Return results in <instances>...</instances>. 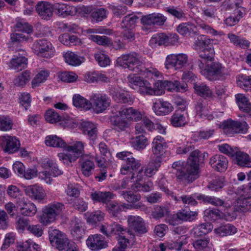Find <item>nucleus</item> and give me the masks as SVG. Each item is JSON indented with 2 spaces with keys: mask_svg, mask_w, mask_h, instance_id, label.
<instances>
[{
  "mask_svg": "<svg viewBox=\"0 0 251 251\" xmlns=\"http://www.w3.org/2000/svg\"><path fill=\"white\" fill-rule=\"evenodd\" d=\"M86 244L92 251H99L108 246L105 238L100 234L89 235L86 241Z\"/></svg>",
  "mask_w": 251,
  "mask_h": 251,
  "instance_id": "obj_10",
  "label": "nucleus"
},
{
  "mask_svg": "<svg viewBox=\"0 0 251 251\" xmlns=\"http://www.w3.org/2000/svg\"><path fill=\"white\" fill-rule=\"evenodd\" d=\"M143 170L140 169L137 173L133 181V183L131 184V188L132 190L139 192H148L153 189V184L151 181H148L144 184L141 183L144 179Z\"/></svg>",
  "mask_w": 251,
  "mask_h": 251,
  "instance_id": "obj_11",
  "label": "nucleus"
},
{
  "mask_svg": "<svg viewBox=\"0 0 251 251\" xmlns=\"http://www.w3.org/2000/svg\"><path fill=\"white\" fill-rule=\"evenodd\" d=\"M196 115L201 119H207L209 121L214 119V116L211 113V109L207 104L203 101L197 102L195 106Z\"/></svg>",
  "mask_w": 251,
  "mask_h": 251,
  "instance_id": "obj_22",
  "label": "nucleus"
},
{
  "mask_svg": "<svg viewBox=\"0 0 251 251\" xmlns=\"http://www.w3.org/2000/svg\"><path fill=\"white\" fill-rule=\"evenodd\" d=\"M107 11L103 8H100L92 11L91 13L92 21L99 22L107 17Z\"/></svg>",
  "mask_w": 251,
  "mask_h": 251,
  "instance_id": "obj_62",
  "label": "nucleus"
},
{
  "mask_svg": "<svg viewBox=\"0 0 251 251\" xmlns=\"http://www.w3.org/2000/svg\"><path fill=\"white\" fill-rule=\"evenodd\" d=\"M236 163L241 167L251 168V160L249 155L237 149L235 155L232 157Z\"/></svg>",
  "mask_w": 251,
  "mask_h": 251,
  "instance_id": "obj_33",
  "label": "nucleus"
},
{
  "mask_svg": "<svg viewBox=\"0 0 251 251\" xmlns=\"http://www.w3.org/2000/svg\"><path fill=\"white\" fill-rule=\"evenodd\" d=\"M237 126H239L238 125V121H234L231 119L225 121L222 124L223 128L225 132L228 135L235 134L234 129Z\"/></svg>",
  "mask_w": 251,
  "mask_h": 251,
  "instance_id": "obj_56",
  "label": "nucleus"
},
{
  "mask_svg": "<svg viewBox=\"0 0 251 251\" xmlns=\"http://www.w3.org/2000/svg\"><path fill=\"white\" fill-rule=\"evenodd\" d=\"M49 234L50 243L53 246H56L59 250L62 251L68 239L62 232L56 229L49 230Z\"/></svg>",
  "mask_w": 251,
  "mask_h": 251,
  "instance_id": "obj_14",
  "label": "nucleus"
},
{
  "mask_svg": "<svg viewBox=\"0 0 251 251\" xmlns=\"http://www.w3.org/2000/svg\"><path fill=\"white\" fill-rule=\"evenodd\" d=\"M17 170L18 176L26 179H31L37 176V171L35 169H25L24 164L19 161H17Z\"/></svg>",
  "mask_w": 251,
  "mask_h": 251,
  "instance_id": "obj_32",
  "label": "nucleus"
},
{
  "mask_svg": "<svg viewBox=\"0 0 251 251\" xmlns=\"http://www.w3.org/2000/svg\"><path fill=\"white\" fill-rule=\"evenodd\" d=\"M198 63L201 74L210 81L222 79L226 75L225 67L221 63L213 62L206 64L201 60H199Z\"/></svg>",
  "mask_w": 251,
  "mask_h": 251,
  "instance_id": "obj_3",
  "label": "nucleus"
},
{
  "mask_svg": "<svg viewBox=\"0 0 251 251\" xmlns=\"http://www.w3.org/2000/svg\"><path fill=\"white\" fill-rule=\"evenodd\" d=\"M227 158L221 154H215L209 159V163L215 171L219 172H225L228 167Z\"/></svg>",
  "mask_w": 251,
  "mask_h": 251,
  "instance_id": "obj_18",
  "label": "nucleus"
},
{
  "mask_svg": "<svg viewBox=\"0 0 251 251\" xmlns=\"http://www.w3.org/2000/svg\"><path fill=\"white\" fill-rule=\"evenodd\" d=\"M116 62L118 65L124 68L142 74L140 56L135 52L122 55L117 59Z\"/></svg>",
  "mask_w": 251,
  "mask_h": 251,
  "instance_id": "obj_6",
  "label": "nucleus"
},
{
  "mask_svg": "<svg viewBox=\"0 0 251 251\" xmlns=\"http://www.w3.org/2000/svg\"><path fill=\"white\" fill-rule=\"evenodd\" d=\"M99 148L101 158L99 159L98 157H97V162L98 165L100 167L104 168L105 167L107 160L109 159V158L111 156V153L107 145L104 142H100L99 144Z\"/></svg>",
  "mask_w": 251,
  "mask_h": 251,
  "instance_id": "obj_36",
  "label": "nucleus"
},
{
  "mask_svg": "<svg viewBox=\"0 0 251 251\" xmlns=\"http://www.w3.org/2000/svg\"><path fill=\"white\" fill-rule=\"evenodd\" d=\"M85 143L82 141H76L73 145L68 146L65 148V151L67 152H71L77 159L80 156H82L84 152Z\"/></svg>",
  "mask_w": 251,
  "mask_h": 251,
  "instance_id": "obj_38",
  "label": "nucleus"
},
{
  "mask_svg": "<svg viewBox=\"0 0 251 251\" xmlns=\"http://www.w3.org/2000/svg\"><path fill=\"white\" fill-rule=\"evenodd\" d=\"M17 212L24 216L32 217L37 212L35 204L24 198L17 202Z\"/></svg>",
  "mask_w": 251,
  "mask_h": 251,
  "instance_id": "obj_12",
  "label": "nucleus"
},
{
  "mask_svg": "<svg viewBox=\"0 0 251 251\" xmlns=\"http://www.w3.org/2000/svg\"><path fill=\"white\" fill-rule=\"evenodd\" d=\"M73 103L75 107L86 111H88L92 108L91 101L77 94L73 96Z\"/></svg>",
  "mask_w": 251,
  "mask_h": 251,
  "instance_id": "obj_41",
  "label": "nucleus"
},
{
  "mask_svg": "<svg viewBox=\"0 0 251 251\" xmlns=\"http://www.w3.org/2000/svg\"><path fill=\"white\" fill-rule=\"evenodd\" d=\"M90 198L94 203L100 202L107 204L113 198V194L110 192L95 191L91 193Z\"/></svg>",
  "mask_w": 251,
  "mask_h": 251,
  "instance_id": "obj_28",
  "label": "nucleus"
},
{
  "mask_svg": "<svg viewBox=\"0 0 251 251\" xmlns=\"http://www.w3.org/2000/svg\"><path fill=\"white\" fill-rule=\"evenodd\" d=\"M140 166L141 163L139 160L133 157H131L129 160L122 163L120 170L121 173L123 175H131V179H133L135 176L134 172L136 171Z\"/></svg>",
  "mask_w": 251,
  "mask_h": 251,
  "instance_id": "obj_19",
  "label": "nucleus"
},
{
  "mask_svg": "<svg viewBox=\"0 0 251 251\" xmlns=\"http://www.w3.org/2000/svg\"><path fill=\"white\" fill-rule=\"evenodd\" d=\"M112 113L113 115L110 117V122L114 129L118 132L126 131L129 127L128 121L137 122L142 119L141 113L132 107L116 105Z\"/></svg>",
  "mask_w": 251,
  "mask_h": 251,
  "instance_id": "obj_2",
  "label": "nucleus"
},
{
  "mask_svg": "<svg viewBox=\"0 0 251 251\" xmlns=\"http://www.w3.org/2000/svg\"><path fill=\"white\" fill-rule=\"evenodd\" d=\"M243 3V0H225L221 5L222 10L227 11L241 8Z\"/></svg>",
  "mask_w": 251,
  "mask_h": 251,
  "instance_id": "obj_53",
  "label": "nucleus"
},
{
  "mask_svg": "<svg viewBox=\"0 0 251 251\" xmlns=\"http://www.w3.org/2000/svg\"><path fill=\"white\" fill-rule=\"evenodd\" d=\"M17 42H24L31 38L30 35L33 32V27L28 23L17 21Z\"/></svg>",
  "mask_w": 251,
  "mask_h": 251,
  "instance_id": "obj_13",
  "label": "nucleus"
},
{
  "mask_svg": "<svg viewBox=\"0 0 251 251\" xmlns=\"http://www.w3.org/2000/svg\"><path fill=\"white\" fill-rule=\"evenodd\" d=\"M46 121L50 124H55L62 120V117L54 110L50 109L48 110L45 114Z\"/></svg>",
  "mask_w": 251,
  "mask_h": 251,
  "instance_id": "obj_58",
  "label": "nucleus"
},
{
  "mask_svg": "<svg viewBox=\"0 0 251 251\" xmlns=\"http://www.w3.org/2000/svg\"><path fill=\"white\" fill-rule=\"evenodd\" d=\"M193 88L195 93L201 97L207 99L214 98L216 97L209 86L204 83H195Z\"/></svg>",
  "mask_w": 251,
  "mask_h": 251,
  "instance_id": "obj_31",
  "label": "nucleus"
},
{
  "mask_svg": "<svg viewBox=\"0 0 251 251\" xmlns=\"http://www.w3.org/2000/svg\"><path fill=\"white\" fill-rule=\"evenodd\" d=\"M127 223L129 227L127 232L130 235L141 236L148 231L145 221L140 216L129 215Z\"/></svg>",
  "mask_w": 251,
  "mask_h": 251,
  "instance_id": "obj_7",
  "label": "nucleus"
},
{
  "mask_svg": "<svg viewBox=\"0 0 251 251\" xmlns=\"http://www.w3.org/2000/svg\"><path fill=\"white\" fill-rule=\"evenodd\" d=\"M214 130L212 129H206L195 132L192 136V138L195 142H199L201 140H206L212 137Z\"/></svg>",
  "mask_w": 251,
  "mask_h": 251,
  "instance_id": "obj_54",
  "label": "nucleus"
},
{
  "mask_svg": "<svg viewBox=\"0 0 251 251\" xmlns=\"http://www.w3.org/2000/svg\"><path fill=\"white\" fill-rule=\"evenodd\" d=\"M214 232L222 237L234 234L237 232V228L231 224L222 225L214 230Z\"/></svg>",
  "mask_w": 251,
  "mask_h": 251,
  "instance_id": "obj_45",
  "label": "nucleus"
},
{
  "mask_svg": "<svg viewBox=\"0 0 251 251\" xmlns=\"http://www.w3.org/2000/svg\"><path fill=\"white\" fill-rule=\"evenodd\" d=\"M34 53L40 58L50 59L55 54V49L52 44L45 39H37L32 45Z\"/></svg>",
  "mask_w": 251,
  "mask_h": 251,
  "instance_id": "obj_5",
  "label": "nucleus"
},
{
  "mask_svg": "<svg viewBox=\"0 0 251 251\" xmlns=\"http://www.w3.org/2000/svg\"><path fill=\"white\" fill-rule=\"evenodd\" d=\"M189 236L187 235L180 236L176 241H171L167 244L168 249L176 251H180L182 247L186 245Z\"/></svg>",
  "mask_w": 251,
  "mask_h": 251,
  "instance_id": "obj_44",
  "label": "nucleus"
},
{
  "mask_svg": "<svg viewBox=\"0 0 251 251\" xmlns=\"http://www.w3.org/2000/svg\"><path fill=\"white\" fill-rule=\"evenodd\" d=\"M235 100L240 110L247 113L251 112V103L245 94L241 93L236 94Z\"/></svg>",
  "mask_w": 251,
  "mask_h": 251,
  "instance_id": "obj_27",
  "label": "nucleus"
},
{
  "mask_svg": "<svg viewBox=\"0 0 251 251\" xmlns=\"http://www.w3.org/2000/svg\"><path fill=\"white\" fill-rule=\"evenodd\" d=\"M36 10L42 19L49 20L53 15V5L47 1H40L36 6Z\"/></svg>",
  "mask_w": 251,
  "mask_h": 251,
  "instance_id": "obj_23",
  "label": "nucleus"
},
{
  "mask_svg": "<svg viewBox=\"0 0 251 251\" xmlns=\"http://www.w3.org/2000/svg\"><path fill=\"white\" fill-rule=\"evenodd\" d=\"M28 64L27 53L21 49H18L17 45V72L26 69Z\"/></svg>",
  "mask_w": 251,
  "mask_h": 251,
  "instance_id": "obj_34",
  "label": "nucleus"
},
{
  "mask_svg": "<svg viewBox=\"0 0 251 251\" xmlns=\"http://www.w3.org/2000/svg\"><path fill=\"white\" fill-rule=\"evenodd\" d=\"M212 225L207 222L194 226L191 230V233L195 237H199L208 233L212 230Z\"/></svg>",
  "mask_w": 251,
  "mask_h": 251,
  "instance_id": "obj_43",
  "label": "nucleus"
},
{
  "mask_svg": "<svg viewBox=\"0 0 251 251\" xmlns=\"http://www.w3.org/2000/svg\"><path fill=\"white\" fill-rule=\"evenodd\" d=\"M237 85L246 91H251V75H240L236 77Z\"/></svg>",
  "mask_w": 251,
  "mask_h": 251,
  "instance_id": "obj_47",
  "label": "nucleus"
},
{
  "mask_svg": "<svg viewBox=\"0 0 251 251\" xmlns=\"http://www.w3.org/2000/svg\"><path fill=\"white\" fill-rule=\"evenodd\" d=\"M94 57L100 66L105 67L110 65V59L103 51H99L96 52L94 54Z\"/></svg>",
  "mask_w": 251,
  "mask_h": 251,
  "instance_id": "obj_59",
  "label": "nucleus"
},
{
  "mask_svg": "<svg viewBox=\"0 0 251 251\" xmlns=\"http://www.w3.org/2000/svg\"><path fill=\"white\" fill-rule=\"evenodd\" d=\"M63 56L65 62L72 66H78L85 60L83 56L78 55L75 52L71 51H68L63 53Z\"/></svg>",
  "mask_w": 251,
  "mask_h": 251,
  "instance_id": "obj_29",
  "label": "nucleus"
},
{
  "mask_svg": "<svg viewBox=\"0 0 251 251\" xmlns=\"http://www.w3.org/2000/svg\"><path fill=\"white\" fill-rule=\"evenodd\" d=\"M130 142L132 147L137 150H143L149 144L147 138L143 135L132 137Z\"/></svg>",
  "mask_w": 251,
  "mask_h": 251,
  "instance_id": "obj_48",
  "label": "nucleus"
},
{
  "mask_svg": "<svg viewBox=\"0 0 251 251\" xmlns=\"http://www.w3.org/2000/svg\"><path fill=\"white\" fill-rule=\"evenodd\" d=\"M71 234L76 240H80L85 234L84 229L81 223H76L71 229Z\"/></svg>",
  "mask_w": 251,
  "mask_h": 251,
  "instance_id": "obj_63",
  "label": "nucleus"
},
{
  "mask_svg": "<svg viewBox=\"0 0 251 251\" xmlns=\"http://www.w3.org/2000/svg\"><path fill=\"white\" fill-rule=\"evenodd\" d=\"M194 249L197 251H203L209 247L210 240L208 237H204L195 240L192 243Z\"/></svg>",
  "mask_w": 251,
  "mask_h": 251,
  "instance_id": "obj_52",
  "label": "nucleus"
},
{
  "mask_svg": "<svg viewBox=\"0 0 251 251\" xmlns=\"http://www.w3.org/2000/svg\"><path fill=\"white\" fill-rule=\"evenodd\" d=\"M25 193L31 198L38 200L44 199L46 196L44 189L38 184L28 186L25 189Z\"/></svg>",
  "mask_w": 251,
  "mask_h": 251,
  "instance_id": "obj_25",
  "label": "nucleus"
},
{
  "mask_svg": "<svg viewBox=\"0 0 251 251\" xmlns=\"http://www.w3.org/2000/svg\"><path fill=\"white\" fill-rule=\"evenodd\" d=\"M161 163L162 161H161L160 157L153 158L152 160L149 163L144 170L142 168L141 169L143 170L144 176L151 177L154 175L158 170Z\"/></svg>",
  "mask_w": 251,
  "mask_h": 251,
  "instance_id": "obj_35",
  "label": "nucleus"
},
{
  "mask_svg": "<svg viewBox=\"0 0 251 251\" xmlns=\"http://www.w3.org/2000/svg\"><path fill=\"white\" fill-rule=\"evenodd\" d=\"M50 75V72L48 70H42L35 75L31 82L32 88L39 86L40 84L46 81Z\"/></svg>",
  "mask_w": 251,
  "mask_h": 251,
  "instance_id": "obj_49",
  "label": "nucleus"
},
{
  "mask_svg": "<svg viewBox=\"0 0 251 251\" xmlns=\"http://www.w3.org/2000/svg\"><path fill=\"white\" fill-rule=\"evenodd\" d=\"M30 224V220L26 218L19 217L17 221V230L20 233L28 231Z\"/></svg>",
  "mask_w": 251,
  "mask_h": 251,
  "instance_id": "obj_64",
  "label": "nucleus"
},
{
  "mask_svg": "<svg viewBox=\"0 0 251 251\" xmlns=\"http://www.w3.org/2000/svg\"><path fill=\"white\" fill-rule=\"evenodd\" d=\"M92 107L96 113L104 112L111 104L110 98L104 93H94L90 97Z\"/></svg>",
  "mask_w": 251,
  "mask_h": 251,
  "instance_id": "obj_8",
  "label": "nucleus"
},
{
  "mask_svg": "<svg viewBox=\"0 0 251 251\" xmlns=\"http://www.w3.org/2000/svg\"><path fill=\"white\" fill-rule=\"evenodd\" d=\"M200 195V194H195L191 195H182L180 197L179 199H177V197L175 196L174 199L177 201L181 200L184 204L195 206L198 203L196 199L198 200L197 197Z\"/></svg>",
  "mask_w": 251,
  "mask_h": 251,
  "instance_id": "obj_60",
  "label": "nucleus"
},
{
  "mask_svg": "<svg viewBox=\"0 0 251 251\" xmlns=\"http://www.w3.org/2000/svg\"><path fill=\"white\" fill-rule=\"evenodd\" d=\"M31 79V72L26 70L17 74V86H24L29 83Z\"/></svg>",
  "mask_w": 251,
  "mask_h": 251,
  "instance_id": "obj_55",
  "label": "nucleus"
},
{
  "mask_svg": "<svg viewBox=\"0 0 251 251\" xmlns=\"http://www.w3.org/2000/svg\"><path fill=\"white\" fill-rule=\"evenodd\" d=\"M197 215V212L185 209H181L176 213V217L180 221L192 222L195 219Z\"/></svg>",
  "mask_w": 251,
  "mask_h": 251,
  "instance_id": "obj_51",
  "label": "nucleus"
},
{
  "mask_svg": "<svg viewBox=\"0 0 251 251\" xmlns=\"http://www.w3.org/2000/svg\"><path fill=\"white\" fill-rule=\"evenodd\" d=\"M89 38L99 45L109 46L112 43L111 39L105 36L91 35Z\"/></svg>",
  "mask_w": 251,
  "mask_h": 251,
  "instance_id": "obj_61",
  "label": "nucleus"
},
{
  "mask_svg": "<svg viewBox=\"0 0 251 251\" xmlns=\"http://www.w3.org/2000/svg\"><path fill=\"white\" fill-rule=\"evenodd\" d=\"M127 231L126 227L115 222L110 225H102L100 227V231L107 237L115 235L119 236Z\"/></svg>",
  "mask_w": 251,
  "mask_h": 251,
  "instance_id": "obj_16",
  "label": "nucleus"
},
{
  "mask_svg": "<svg viewBox=\"0 0 251 251\" xmlns=\"http://www.w3.org/2000/svg\"><path fill=\"white\" fill-rule=\"evenodd\" d=\"M152 109L156 115L164 116L171 113L173 110V107L168 101L158 99L153 102Z\"/></svg>",
  "mask_w": 251,
  "mask_h": 251,
  "instance_id": "obj_15",
  "label": "nucleus"
},
{
  "mask_svg": "<svg viewBox=\"0 0 251 251\" xmlns=\"http://www.w3.org/2000/svg\"><path fill=\"white\" fill-rule=\"evenodd\" d=\"M53 11L59 16L63 18L74 16L75 6L64 3H55L53 4Z\"/></svg>",
  "mask_w": 251,
  "mask_h": 251,
  "instance_id": "obj_24",
  "label": "nucleus"
},
{
  "mask_svg": "<svg viewBox=\"0 0 251 251\" xmlns=\"http://www.w3.org/2000/svg\"><path fill=\"white\" fill-rule=\"evenodd\" d=\"M85 217L88 224L96 225L98 223L104 220L105 213L100 210H96L92 212H87L85 214Z\"/></svg>",
  "mask_w": 251,
  "mask_h": 251,
  "instance_id": "obj_39",
  "label": "nucleus"
},
{
  "mask_svg": "<svg viewBox=\"0 0 251 251\" xmlns=\"http://www.w3.org/2000/svg\"><path fill=\"white\" fill-rule=\"evenodd\" d=\"M81 127L83 134L87 135L90 140H96L98 131L95 124L91 122L84 121L81 123Z\"/></svg>",
  "mask_w": 251,
  "mask_h": 251,
  "instance_id": "obj_30",
  "label": "nucleus"
},
{
  "mask_svg": "<svg viewBox=\"0 0 251 251\" xmlns=\"http://www.w3.org/2000/svg\"><path fill=\"white\" fill-rule=\"evenodd\" d=\"M65 209L62 202L54 201L44 206L39 218V221L43 225L47 226L55 221L57 216Z\"/></svg>",
  "mask_w": 251,
  "mask_h": 251,
  "instance_id": "obj_4",
  "label": "nucleus"
},
{
  "mask_svg": "<svg viewBox=\"0 0 251 251\" xmlns=\"http://www.w3.org/2000/svg\"><path fill=\"white\" fill-rule=\"evenodd\" d=\"M107 210L109 214L113 217H118L122 212L127 210L126 203H118L115 201H112L106 206Z\"/></svg>",
  "mask_w": 251,
  "mask_h": 251,
  "instance_id": "obj_37",
  "label": "nucleus"
},
{
  "mask_svg": "<svg viewBox=\"0 0 251 251\" xmlns=\"http://www.w3.org/2000/svg\"><path fill=\"white\" fill-rule=\"evenodd\" d=\"M200 153L199 150H195L191 152L186 163L179 160L172 164L176 177L180 182L190 183L198 178Z\"/></svg>",
  "mask_w": 251,
  "mask_h": 251,
  "instance_id": "obj_1",
  "label": "nucleus"
},
{
  "mask_svg": "<svg viewBox=\"0 0 251 251\" xmlns=\"http://www.w3.org/2000/svg\"><path fill=\"white\" fill-rule=\"evenodd\" d=\"M166 33H157L154 34L150 40L149 44L152 47H156L158 46L164 45L166 46Z\"/></svg>",
  "mask_w": 251,
  "mask_h": 251,
  "instance_id": "obj_50",
  "label": "nucleus"
},
{
  "mask_svg": "<svg viewBox=\"0 0 251 251\" xmlns=\"http://www.w3.org/2000/svg\"><path fill=\"white\" fill-rule=\"evenodd\" d=\"M79 163L83 175L85 176H89L95 167L93 159L88 155H83L79 160Z\"/></svg>",
  "mask_w": 251,
  "mask_h": 251,
  "instance_id": "obj_26",
  "label": "nucleus"
},
{
  "mask_svg": "<svg viewBox=\"0 0 251 251\" xmlns=\"http://www.w3.org/2000/svg\"><path fill=\"white\" fill-rule=\"evenodd\" d=\"M110 95L113 100L117 102L131 104L134 101L133 98L129 94V92L124 90L111 89Z\"/></svg>",
  "mask_w": 251,
  "mask_h": 251,
  "instance_id": "obj_21",
  "label": "nucleus"
},
{
  "mask_svg": "<svg viewBox=\"0 0 251 251\" xmlns=\"http://www.w3.org/2000/svg\"><path fill=\"white\" fill-rule=\"evenodd\" d=\"M170 122L174 127L184 126L187 123L186 113L183 111H176L171 116Z\"/></svg>",
  "mask_w": 251,
  "mask_h": 251,
  "instance_id": "obj_40",
  "label": "nucleus"
},
{
  "mask_svg": "<svg viewBox=\"0 0 251 251\" xmlns=\"http://www.w3.org/2000/svg\"><path fill=\"white\" fill-rule=\"evenodd\" d=\"M45 143L47 146L53 148L65 149L66 146V143L61 138L56 135H50L46 136Z\"/></svg>",
  "mask_w": 251,
  "mask_h": 251,
  "instance_id": "obj_42",
  "label": "nucleus"
},
{
  "mask_svg": "<svg viewBox=\"0 0 251 251\" xmlns=\"http://www.w3.org/2000/svg\"><path fill=\"white\" fill-rule=\"evenodd\" d=\"M197 199L198 200L202 201L205 203H210L215 206L224 205L225 206V202L223 200L213 196H208L203 195H200L197 197Z\"/></svg>",
  "mask_w": 251,
  "mask_h": 251,
  "instance_id": "obj_57",
  "label": "nucleus"
},
{
  "mask_svg": "<svg viewBox=\"0 0 251 251\" xmlns=\"http://www.w3.org/2000/svg\"><path fill=\"white\" fill-rule=\"evenodd\" d=\"M139 21V17L134 14H128L124 17L121 24L122 28L133 29Z\"/></svg>",
  "mask_w": 251,
  "mask_h": 251,
  "instance_id": "obj_46",
  "label": "nucleus"
},
{
  "mask_svg": "<svg viewBox=\"0 0 251 251\" xmlns=\"http://www.w3.org/2000/svg\"><path fill=\"white\" fill-rule=\"evenodd\" d=\"M152 151L156 156L154 158L160 157L162 161L164 154L167 148V145L163 137L161 136H156L151 143Z\"/></svg>",
  "mask_w": 251,
  "mask_h": 251,
  "instance_id": "obj_17",
  "label": "nucleus"
},
{
  "mask_svg": "<svg viewBox=\"0 0 251 251\" xmlns=\"http://www.w3.org/2000/svg\"><path fill=\"white\" fill-rule=\"evenodd\" d=\"M188 61V57L186 54H171L166 57L165 66L167 69L174 68L176 70H180L185 66Z\"/></svg>",
  "mask_w": 251,
  "mask_h": 251,
  "instance_id": "obj_9",
  "label": "nucleus"
},
{
  "mask_svg": "<svg viewBox=\"0 0 251 251\" xmlns=\"http://www.w3.org/2000/svg\"><path fill=\"white\" fill-rule=\"evenodd\" d=\"M235 211L237 212H246L251 209V194L247 196L241 195L233 203Z\"/></svg>",
  "mask_w": 251,
  "mask_h": 251,
  "instance_id": "obj_20",
  "label": "nucleus"
}]
</instances>
